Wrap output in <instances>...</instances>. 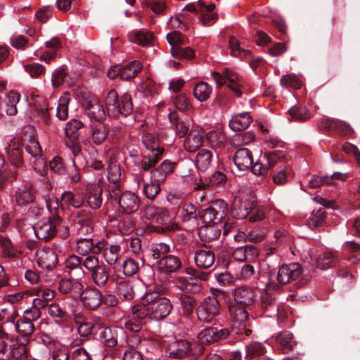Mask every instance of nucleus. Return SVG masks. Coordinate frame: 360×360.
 <instances>
[{
  "mask_svg": "<svg viewBox=\"0 0 360 360\" xmlns=\"http://www.w3.org/2000/svg\"><path fill=\"white\" fill-rule=\"evenodd\" d=\"M172 309L170 300L159 290H148L139 304L133 307V311L139 319L149 318L160 321L167 316Z\"/></svg>",
  "mask_w": 360,
  "mask_h": 360,
  "instance_id": "nucleus-1",
  "label": "nucleus"
},
{
  "mask_svg": "<svg viewBox=\"0 0 360 360\" xmlns=\"http://www.w3.org/2000/svg\"><path fill=\"white\" fill-rule=\"evenodd\" d=\"M142 141L146 148L152 153L151 155H145L134 160V165L138 169L148 170L160 160L163 148L159 146L158 139L152 134H145L142 136Z\"/></svg>",
  "mask_w": 360,
  "mask_h": 360,
  "instance_id": "nucleus-2",
  "label": "nucleus"
},
{
  "mask_svg": "<svg viewBox=\"0 0 360 360\" xmlns=\"http://www.w3.org/2000/svg\"><path fill=\"white\" fill-rule=\"evenodd\" d=\"M105 102L108 113L112 117H126L133 111L131 97L127 93L124 94L120 100L117 92L112 89L108 93Z\"/></svg>",
  "mask_w": 360,
  "mask_h": 360,
  "instance_id": "nucleus-3",
  "label": "nucleus"
},
{
  "mask_svg": "<svg viewBox=\"0 0 360 360\" xmlns=\"http://www.w3.org/2000/svg\"><path fill=\"white\" fill-rule=\"evenodd\" d=\"M29 103L32 117L37 122L49 125L51 122L49 106L46 99L39 95L31 92L30 96H25Z\"/></svg>",
  "mask_w": 360,
  "mask_h": 360,
  "instance_id": "nucleus-4",
  "label": "nucleus"
},
{
  "mask_svg": "<svg viewBox=\"0 0 360 360\" xmlns=\"http://www.w3.org/2000/svg\"><path fill=\"white\" fill-rule=\"evenodd\" d=\"M110 198L118 202L120 211L125 214L136 212L140 206V199L134 193L126 191L121 193L120 188L110 189Z\"/></svg>",
  "mask_w": 360,
  "mask_h": 360,
  "instance_id": "nucleus-5",
  "label": "nucleus"
},
{
  "mask_svg": "<svg viewBox=\"0 0 360 360\" xmlns=\"http://www.w3.org/2000/svg\"><path fill=\"white\" fill-rule=\"evenodd\" d=\"M168 354L172 358H182L188 354L199 356L204 352L202 345L191 343L187 340L179 339L168 345Z\"/></svg>",
  "mask_w": 360,
  "mask_h": 360,
  "instance_id": "nucleus-6",
  "label": "nucleus"
},
{
  "mask_svg": "<svg viewBox=\"0 0 360 360\" xmlns=\"http://www.w3.org/2000/svg\"><path fill=\"white\" fill-rule=\"evenodd\" d=\"M221 306L218 300L214 297H205L198 306L196 315L198 320L203 323H211L219 316Z\"/></svg>",
  "mask_w": 360,
  "mask_h": 360,
  "instance_id": "nucleus-7",
  "label": "nucleus"
},
{
  "mask_svg": "<svg viewBox=\"0 0 360 360\" xmlns=\"http://www.w3.org/2000/svg\"><path fill=\"white\" fill-rule=\"evenodd\" d=\"M25 144V150L33 158L35 159L34 169L40 172V168H44L46 162L41 157V148L39 145L34 131L26 133L23 136Z\"/></svg>",
  "mask_w": 360,
  "mask_h": 360,
  "instance_id": "nucleus-8",
  "label": "nucleus"
},
{
  "mask_svg": "<svg viewBox=\"0 0 360 360\" xmlns=\"http://www.w3.org/2000/svg\"><path fill=\"white\" fill-rule=\"evenodd\" d=\"M212 77L218 86H221L227 82L229 88L236 94L237 96L239 97L241 96L242 80L233 70L225 69L223 75H220L218 72H213Z\"/></svg>",
  "mask_w": 360,
  "mask_h": 360,
  "instance_id": "nucleus-9",
  "label": "nucleus"
},
{
  "mask_svg": "<svg viewBox=\"0 0 360 360\" xmlns=\"http://www.w3.org/2000/svg\"><path fill=\"white\" fill-rule=\"evenodd\" d=\"M230 314L233 322L231 333L248 335L250 333V330L248 328V311L244 308L232 306L230 307Z\"/></svg>",
  "mask_w": 360,
  "mask_h": 360,
  "instance_id": "nucleus-10",
  "label": "nucleus"
},
{
  "mask_svg": "<svg viewBox=\"0 0 360 360\" xmlns=\"http://www.w3.org/2000/svg\"><path fill=\"white\" fill-rule=\"evenodd\" d=\"M146 216L151 218L153 221L157 224L155 231L158 233L167 231L170 229V217L167 211L162 208H155V207H148L145 211Z\"/></svg>",
  "mask_w": 360,
  "mask_h": 360,
  "instance_id": "nucleus-11",
  "label": "nucleus"
},
{
  "mask_svg": "<svg viewBox=\"0 0 360 360\" xmlns=\"http://www.w3.org/2000/svg\"><path fill=\"white\" fill-rule=\"evenodd\" d=\"M86 115L92 120L101 121L105 117V112L99 99L94 95H87L82 102Z\"/></svg>",
  "mask_w": 360,
  "mask_h": 360,
  "instance_id": "nucleus-12",
  "label": "nucleus"
},
{
  "mask_svg": "<svg viewBox=\"0 0 360 360\" xmlns=\"http://www.w3.org/2000/svg\"><path fill=\"white\" fill-rule=\"evenodd\" d=\"M35 260L39 267L47 270L53 269L58 261L56 252L47 247L37 249L35 252Z\"/></svg>",
  "mask_w": 360,
  "mask_h": 360,
  "instance_id": "nucleus-13",
  "label": "nucleus"
},
{
  "mask_svg": "<svg viewBox=\"0 0 360 360\" xmlns=\"http://www.w3.org/2000/svg\"><path fill=\"white\" fill-rule=\"evenodd\" d=\"M230 333L227 328L209 327L201 330L198 335V345L209 344L226 338Z\"/></svg>",
  "mask_w": 360,
  "mask_h": 360,
  "instance_id": "nucleus-14",
  "label": "nucleus"
},
{
  "mask_svg": "<svg viewBox=\"0 0 360 360\" xmlns=\"http://www.w3.org/2000/svg\"><path fill=\"white\" fill-rule=\"evenodd\" d=\"M79 296L83 307L87 310H96L101 304V293L96 288L83 289Z\"/></svg>",
  "mask_w": 360,
  "mask_h": 360,
  "instance_id": "nucleus-15",
  "label": "nucleus"
},
{
  "mask_svg": "<svg viewBox=\"0 0 360 360\" xmlns=\"http://www.w3.org/2000/svg\"><path fill=\"white\" fill-rule=\"evenodd\" d=\"M302 269L297 263L282 265L277 274V281L281 285L295 280L302 274Z\"/></svg>",
  "mask_w": 360,
  "mask_h": 360,
  "instance_id": "nucleus-16",
  "label": "nucleus"
},
{
  "mask_svg": "<svg viewBox=\"0 0 360 360\" xmlns=\"http://www.w3.org/2000/svg\"><path fill=\"white\" fill-rule=\"evenodd\" d=\"M122 333L121 328L101 326L98 328V339L105 347H112L117 345L118 338Z\"/></svg>",
  "mask_w": 360,
  "mask_h": 360,
  "instance_id": "nucleus-17",
  "label": "nucleus"
},
{
  "mask_svg": "<svg viewBox=\"0 0 360 360\" xmlns=\"http://www.w3.org/2000/svg\"><path fill=\"white\" fill-rule=\"evenodd\" d=\"M204 131L201 127L193 128L184 141V149L189 153H194L198 150L203 143Z\"/></svg>",
  "mask_w": 360,
  "mask_h": 360,
  "instance_id": "nucleus-18",
  "label": "nucleus"
},
{
  "mask_svg": "<svg viewBox=\"0 0 360 360\" xmlns=\"http://www.w3.org/2000/svg\"><path fill=\"white\" fill-rule=\"evenodd\" d=\"M255 207V201L252 198L235 200L231 209V214L234 218L244 219L250 214Z\"/></svg>",
  "mask_w": 360,
  "mask_h": 360,
  "instance_id": "nucleus-19",
  "label": "nucleus"
},
{
  "mask_svg": "<svg viewBox=\"0 0 360 360\" xmlns=\"http://www.w3.org/2000/svg\"><path fill=\"white\" fill-rule=\"evenodd\" d=\"M20 99V95L15 91H11L7 94H0V110H4L8 115L17 113L16 105Z\"/></svg>",
  "mask_w": 360,
  "mask_h": 360,
  "instance_id": "nucleus-20",
  "label": "nucleus"
},
{
  "mask_svg": "<svg viewBox=\"0 0 360 360\" xmlns=\"http://www.w3.org/2000/svg\"><path fill=\"white\" fill-rule=\"evenodd\" d=\"M134 181L138 188L142 187V192L148 199L153 200L160 191V183L153 181L151 177L150 181L146 183L143 175L137 174L134 176Z\"/></svg>",
  "mask_w": 360,
  "mask_h": 360,
  "instance_id": "nucleus-21",
  "label": "nucleus"
},
{
  "mask_svg": "<svg viewBox=\"0 0 360 360\" xmlns=\"http://www.w3.org/2000/svg\"><path fill=\"white\" fill-rule=\"evenodd\" d=\"M84 284L79 278H64L59 282L58 290L61 294L77 296L84 289Z\"/></svg>",
  "mask_w": 360,
  "mask_h": 360,
  "instance_id": "nucleus-22",
  "label": "nucleus"
},
{
  "mask_svg": "<svg viewBox=\"0 0 360 360\" xmlns=\"http://www.w3.org/2000/svg\"><path fill=\"white\" fill-rule=\"evenodd\" d=\"M33 230L38 239L47 240L55 236L56 228L49 219H44L39 221Z\"/></svg>",
  "mask_w": 360,
  "mask_h": 360,
  "instance_id": "nucleus-23",
  "label": "nucleus"
},
{
  "mask_svg": "<svg viewBox=\"0 0 360 360\" xmlns=\"http://www.w3.org/2000/svg\"><path fill=\"white\" fill-rule=\"evenodd\" d=\"M233 297L237 303L243 306H250L255 301V290L249 286L242 285L234 290Z\"/></svg>",
  "mask_w": 360,
  "mask_h": 360,
  "instance_id": "nucleus-24",
  "label": "nucleus"
},
{
  "mask_svg": "<svg viewBox=\"0 0 360 360\" xmlns=\"http://www.w3.org/2000/svg\"><path fill=\"white\" fill-rule=\"evenodd\" d=\"M233 161L238 170L245 171L251 167L253 160L248 148H240L236 152Z\"/></svg>",
  "mask_w": 360,
  "mask_h": 360,
  "instance_id": "nucleus-25",
  "label": "nucleus"
},
{
  "mask_svg": "<svg viewBox=\"0 0 360 360\" xmlns=\"http://www.w3.org/2000/svg\"><path fill=\"white\" fill-rule=\"evenodd\" d=\"M77 251L82 255L92 252L94 254H98L103 248L104 243L101 241L94 244L91 238H79L77 242Z\"/></svg>",
  "mask_w": 360,
  "mask_h": 360,
  "instance_id": "nucleus-26",
  "label": "nucleus"
},
{
  "mask_svg": "<svg viewBox=\"0 0 360 360\" xmlns=\"http://www.w3.org/2000/svg\"><path fill=\"white\" fill-rule=\"evenodd\" d=\"M181 266V261L177 257L174 255L162 257L158 264L159 271L167 274L176 272Z\"/></svg>",
  "mask_w": 360,
  "mask_h": 360,
  "instance_id": "nucleus-27",
  "label": "nucleus"
},
{
  "mask_svg": "<svg viewBox=\"0 0 360 360\" xmlns=\"http://www.w3.org/2000/svg\"><path fill=\"white\" fill-rule=\"evenodd\" d=\"M200 6V22L203 26H210L214 23L218 15L214 12V5H206L203 2H199Z\"/></svg>",
  "mask_w": 360,
  "mask_h": 360,
  "instance_id": "nucleus-28",
  "label": "nucleus"
},
{
  "mask_svg": "<svg viewBox=\"0 0 360 360\" xmlns=\"http://www.w3.org/2000/svg\"><path fill=\"white\" fill-rule=\"evenodd\" d=\"M252 122V117L248 112H244L233 115L229 121V125L233 131H237L245 130L250 126Z\"/></svg>",
  "mask_w": 360,
  "mask_h": 360,
  "instance_id": "nucleus-29",
  "label": "nucleus"
},
{
  "mask_svg": "<svg viewBox=\"0 0 360 360\" xmlns=\"http://www.w3.org/2000/svg\"><path fill=\"white\" fill-rule=\"evenodd\" d=\"M108 129L102 123L92 124L89 139L92 143L100 146L104 143L108 136Z\"/></svg>",
  "mask_w": 360,
  "mask_h": 360,
  "instance_id": "nucleus-30",
  "label": "nucleus"
},
{
  "mask_svg": "<svg viewBox=\"0 0 360 360\" xmlns=\"http://www.w3.org/2000/svg\"><path fill=\"white\" fill-rule=\"evenodd\" d=\"M175 163L165 160L160 165L150 173V176L153 181L164 182L168 174L174 170Z\"/></svg>",
  "mask_w": 360,
  "mask_h": 360,
  "instance_id": "nucleus-31",
  "label": "nucleus"
},
{
  "mask_svg": "<svg viewBox=\"0 0 360 360\" xmlns=\"http://www.w3.org/2000/svg\"><path fill=\"white\" fill-rule=\"evenodd\" d=\"M195 262L196 265L202 269L210 267L214 262V255L209 250H199L195 254Z\"/></svg>",
  "mask_w": 360,
  "mask_h": 360,
  "instance_id": "nucleus-32",
  "label": "nucleus"
},
{
  "mask_svg": "<svg viewBox=\"0 0 360 360\" xmlns=\"http://www.w3.org/2000/svg\"><path fill=\"white\" fill-rule=\"evenodd\" d=\"M129 39L141 46H151L155 44L153 34L148 31H138L129 36Z\"/></svg>",
  "mask_w": 360,
  "mask_h": 360,
  "instance_id": "nucleus-33",
  "label": "nucleus"
},
{
  "mask_svg": "<svg viewBox=\"0 0 360 360\" xmlns=\"http://www.w3.org/2000/svg\"><path fill=\"white\" fill-rule=\"evenodd\" d=\"M258 256V250L253 245H245L236 248L233 252V257L240 262L250 260Z\"/></svg>",
  "mask_w": 360,
  "mask_h": 360,
  "instance_id": "nucleus-34",
  "label": "nucleus"
},
{
  "mask_svg": "<svg viewBox=\"0 0 360 360\" xmlns=\"http://www.w3.org/2000/svg\"><path fill=\"white\" fill-rule=\"evenodd\" d=\"M18 316V310L13 306L9 308L2 309L0 317L4 321V323L0 330L7 331L8 329L11 328L15 323V320Z\"/></svg>",
  "mask_w": 360,
  "mask_h": 360,
  "instance_id": "nucleus-35",
  "label": "nucleus"
},
{
  "mask_svg": "<svg viewBox=\"0 0 360 360\" xmlns=\"http://www.w3.org/2000/svg\"><path fill=\"white\" fill-rule=\"evenodd\" d=\"M15 339L7 331L0 330V360H8L9 358H4L6 352L13 350L15 346Z\"/></svg>",
  "mask_w": 360,
  "mask_h": 360,
  "instance_id": "nucleus-36",
  "label": "nucleus"
},
{
  "mask_svg": "<svg viewBox=\"0 0 360 360\" xmlns=\"http://www.w3.org/2000/svg\"><path fill=\"white\" fill-rule=\"evenodd\" d=\"M102 190L96 186H88L86 190V198L89 205L92 209H98L102 204Z\"/></svg>",
  "mask_w": 360,
  "mask_h": 360,
  "instance_id": "nucleus-37",
  "label": "nucleus"
},
{
  "mask_svg": "<svg viewBox=\"0 0 360 360\" xmlns=\"http://www.w3.org/2000/svg\"><path fill=\"white\" fill-rule=\"evenodd\" d=\"M13 350L7 351L4 358L15 359V360H25L28 357V348L24 343L19 342L17 340L14 342Z\"/></svg>",
  "mask_w": 360,
  "mask_h": 360,
  "instance_id": "nucleus-38",
  "label": "nucleus"
},
{
  "mask_svg": "<svg viewBox=\"0 0 360 360\" xmlns=\"http://www.w3.org/2000/svg\"><path fill=\"white\" fill-rule=\"evenodd\" d=\"M176 286L188 292H197L200 290V283L193 278L179 277L176 281Z\"/></svg>",
  "mask_w": 360,
  "mask_h": 360,
  "instance_id": "nucleus-39",
  "label": "nucleus"
},
{
  "mask_svg": "<svg viewBox=\"0 0 360 360\" xmlns=\"http://www.w3.org/2000/svg\"><path fill=\"white\" fill-rule=\"evenodd\" d=\"M212 160V151L202 149L196 155L195 164L199 170L206 171L210 167Z\"/></svg>",
  "mask_w": 360,
  "mask_h": 360,
  "instance_id": "nucleus-40",
  "label": "nucleus"
},
{
  "mask_svg": "<svg viewBox=\"0 0 360 360\" xmlns=\"http://www.w3.org/2000/svg\"><path fill=\"white\" fill-rule=\"evenodd\" d=\"M34 193L31 187L25 186L19 188L15 193V200L19 206H23L33 202Z\"/></svg>",
  "mask_w": 360,
  "mask_h": 360,
  "instance_id": "nucleus-41",
  "label": "nucleus"
},
{
  "mask_svg": "<svg viewBox=\"0 0 360 360\" xmlns=\"http://www.w3.org/2000/svg\"><path fill=\"white\" fill-rule=\"evenodd\" d=\"M61 202L67 206L79 208L84 203V199L82 195L79 193H73L72 191H66L61 195Z\"/></svg>",
  "mask_w": 360,
  "mask_h": 360,
  "instance_id": "nucleus-42",
  "label": "nucleus"
},
{
  "mask_svg": "<svg viewBox=\"0 0 360 360\" xmlns=\"http://www.w3.org/2000/svg\"><path fill=\"white\" fill-rule=\"evenodd\" d=\"M91 278L94 283L98 287L105 286L109 280V271L107 268L101 264L91 274Z\"/></svg>",
  "mask_w": 360,
  "mask_h": 360,
  "instance_id": "nucleus-43",
  "label": "nucleus"
},
{
  "mask_svg": "<svg viewBox=\"0 0 360 360\" xmlns=\"http://www.w3.org/2000/svg\"><path fill=\"white\" fill-rule=\"evenodd\" d=\"M221 232L212 225H203L198 231L202 241L209 243L219 237Z\"/></svg>",
  "mask_w": 360,
  "mask_h": 360,
  "instance_id": "nucleus-44",
  "label": "nucleus"
},
{
  "mask_svg": "<svg viewBox=\"0 0 360 360\" xmlns=\"http://www.w3.org/2000/svg\"><path fill=\"white\" fill-rule=\"evenodd\" d=\"M141 65L140 62L134 60L128 65L121 67L120 79L128 80L134 77L141 70Z\"/></svg>",
  "mask_w": 360,
  "mask_h": 360,
  "instance_id": "nucleus-45",
  "label": "nucleus"
},
{
  "mask_svg": "<svg viewBox=\"0 0 360 360\" xmlns=\"http://www.w3.org/2000/svg\"><path fill=\"white\" fill-rule=\"evenodd\" d=\"M193 91L194 97L198 101L202 102L210 98L212 89L206 82H201L194 86Z\"/></svg>",
  "mask_w": 360,
  "mask_h": 360,
  "instance_id": "nucleus-46",
  "label": "nucleus"
},
{
  "mask_svg": "<svg viewBox=\"0 0 360 360\" xmlns=\"http://www.w3.org/2000/svg\"><path fill=\"white\" fill-rule=\"evenodd\" d=\"M70 96L68 93L63 94L58 100L56 116L60 120H65L68 117V105Z\"/></svg>",
  "mask_w": 360,
  "mask_h": 360,
  "instance_id": "nucleus-47",
  "label": "nucleus"
},
{
  "mask_svg": "<svg viewBox=\"0 0 360 360\" xmlns=\"http://www.w3.org/2000/svg\"><path fill=\"white\" fill-rule=\"evenodd\" d=\"M276 342L279 345L281 349L286 353L292 350L294 342L292 340V335L288 331H284L277 335Z\"/></svg>",
  "mask_w": 360,
  "mask_h": 360,
  "instance_id": "nucleus-48",
  "label": "nucleus"
},
{
  "mask_svg": "<svg viewBox=\"0 0 360 360\" xmlns=\"http://www.w3.org/2000/svg\"><path fill=\"white\" fill-rule=\"evenodd\" d=\"M325 220V209L323 207H320L311 212L307 221V224L309 228L315 229L322 226L324 224Z\"/></svg>",
  "mask_w": 360,
  "mask_h": 360,
  "instance_id": "nucleus-49",
  "label": "nucleus"
},
{
  "mask_svg": "<svg viewBox=\"0 0 360 360\" xmlns=\"http://www.w3.org/2000/svg\"><path fill=\"white\" fill-rule=\"evenodd\" d=\"M337 256L335 253L326 252L319 255L316 260L318 268L325 270L331 267L337 260Z\"/></svg>",
  "mask_w": 360,
  "mask_h": 360,
  "instance_id": "nucleus-50",
  "label": "nucleus"
},
{
  "mask_svg": "<svg viewBox=\"0 0 360 360\" xmlns=\"http://www.w3.org/2000/svg\"><path fill=\"white\" fill-rule=\"evenodd\" d=\"M120 256V247L117 245H111L104 249L103 257L109 265H114Z\"/></svg>",
  "mask_w": 360,
  "mask_h": 360,
  "instance_id": "nucleus-51",
  "label": "nucleus"
},
{
  "mask_svg": "<svg viewBox=\"0 0 360 360\" xmlns=\"http://www.w3.org/2000/svg\"><path fill=\"white\" fill-rule=\"evenodd\" d=\"M16 330L20 335L24 337L31 335L34 331V326L32 322L19 319L16 323H14L11 327Z\"/></svg>",
  "mask_w": 360,
  "mask_h": 360,
  "instance_id": "nucleus-52",
  "label": "nucleus"
},
{
  "mask_svg": "<svg viewBox=\"0 0 360 360\" xmlns=\"http://www.w3.org/2000/svg\"><path fill=\"white\" fill-rule=\"evenodd\" d=\"M229 46L231 55L235 57L245 58L250 54L249 50L242 46L239 40L234 37L230 38Z\"/></svg>",
  "mask_w": 360,
  "mask_h": 360,
  "instance_id": "nucleus-53",
  "label": "nucleus"
},
{
  "mask_svg": "<svg viewBox=\"0 0 360 360\" xmlns=\"http://www.w3.org/2000/svg\"><path fill=\"white\" fill-rule=\"evenodd\" d=\"M117 292L126 300H131L134 298L135 292L131 282L124 281L120 282L117 287Z\"/></svg>",
  "mask_w": 360,
  "mask_h": 360,
  "instance_id": "nucleus-54",
  "label": "nucleus"
},
{
  "mask_svg": "<svg viewBox=\"0 0 360 360\" xmlns=\"http://www.w3.org/2000/svg\"><path fill=\"white\" fill-rule=\"evenodd\" d=\"M7 150V154L12 165L15 167H20L22 164V152L20 150L18 146L13 143L10 144Z\"/></svg>",
  "mask_w": 360,
  "mask_h": 360,
  "instance_id": "nucleus-55",
  "label": "nucleus"
},
{
  "mask_svg": "<svg viewBox=\"0 0 360 360\" xmlns=\"http://www.w3.org/2000/svg\"><path fill=\"white\" fill-rule=\"evenodd\" d=\"M264 158L267 161L269 166L271 167L279 162H285L286 160V155L283 150H276L265 153Z\"/></svg>",
  "mask_w": 360,
  "mask_h": 360,
  "instance_id": "nucleus-56",
  "label": "nucleus"
},
{
  "mask_svg": "<svg viewBox=\"0 0 360 360\" xmlns=\"http://www.w3.org/2000/svg\"><path fill=\"white\" fill-rule=\"evenodd\" d=\"M266 352L264 345L258 342H252L246 346V359H252L253 357L262 355Z\"/></svg>",
  "mask_w": 360,
  "mask_h": 360,
  "instance_id": "nucleus-57",
  "label": "nucleus"
},
{
  "mask_svg": "<svg viewBox=\"0 0 360 360\" xmlns=\"http://www.w3.org/2000/svg\"><path fill=\"white\" fill-rule=\"evenodd\" d=\"M83 126V123L76 119L70 120L66 124L65 134L70 140H75L77 138V132Z\"/></svg>",
  "mask_w": 360,
  "mask_h": 360,
  "instance_id": "nucleus-58",
  "label": "nucleus"
},
{
  "mask_svg": "<svg viewBox=\"0 0 360 360\" xmlns=\"http://www.w3.org/2000/svg\"><path fill=\"white\" fill-rule=\"evenodd\" d=\"M121 170L120 166L115 162H111L108 168V179L110 182L114 184V186L111 189L119 188L117 182L120 179Z\"/></svg>",
  "mask_w": 360,
  "mask_h": 360,
  "instance_id": "nucleus-59",
  "label": "nucleus"
},
{
  "mask_svg": "<svg viewBox=\"0 0 360 360\" xmlns=\"http://www.w3.org/2000/svg\"><path fill=\"white\" fill-rule=\"evenodd\" d=\"M179 300L184 316H189L195 307V300L186 295H181Z\"/></svg>",
  "mask_w": 360,
  "mask_h": 360,
  "instance_id": "nucleus-60",
  "label": "nucleus"
},
{
  "mask_svg": "<svg viewBox=\"0 0 360 360\" xmlns=\"http://www.w3.org/2000/svg\"><path fill=\"white\" fill-rule=\"evenodd\" d=\"M77 224V231L79 234L89 235L91 233L93 229L91 224V219L89 215H86L84 217L79 216Z\"/></svg>",
  "mask_w": 360,
  "mask_h": 360,
  "instance_id": "nucleus-61",
  "label": "nucleus"
},
{
  "mask_svg": "<svg viewBox=\"0 0 360 360\" xmlns=\"http://www.w3.org/2000/svg\"><path fill=\"white\" fill-rule=\"evenodd\" d=\"M65 266L69 269L76 270L79 278H82L84 275V271L82 268V259L78 256H70L65 261Z\"/></svg>",
  "mask_w": 360,
  "mask_h": 360,
  "instance_id": "nucleus-62",
  "label": "nucleus"
},
{
  "mask_svg": "<svg viewBox=\"0 0 360 360\" xmlns=\"http://www.w3.org/2000/svg\"><path fill=\"white\" fill-rule=\"evenodd\" d=\"M48 314L53 318H57L61 321L68 319L67 312L58 304L53 302L49 306Z\"/></svg>",
  "mask_w": 360,
  "mask_h": 360,
  "instance_id": "nucleus-63",
  "label": "nucleus"
},
{
  "mask_svg": "<svg viewBox=\"0 0 360 360\" xmlns=\"http://www.w3.org/2000/svg\"><path fill=\"white\" fill-rule=\"evenodd\" d=\"M175 107L180 111H189L191 108V104L188 98L184 94L177 95L172 98Z\"/></svg>",
  "mask_w": 360,
  "mask_h": 360,
  "instance_id": "nucleus-64",
  "label": "nucleus"
}]
</instances>
